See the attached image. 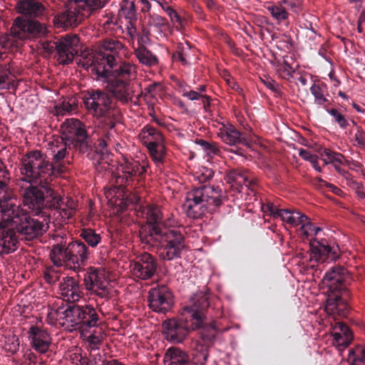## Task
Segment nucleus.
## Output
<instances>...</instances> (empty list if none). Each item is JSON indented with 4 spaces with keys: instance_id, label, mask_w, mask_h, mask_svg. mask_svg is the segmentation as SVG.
Here are the masks:
<instances>
[{
    "instance_id": "f257e3e1",
    "label": "nucleus",
    "mask_w": 365,
    "mask_h": 365,
    "mask_svg": "<svg viewBox=\"0 0 365 365\" xmlns=\"http://www.w3.org/2000/svg\"><path fill=\"white\" fill-rule=\"evenodd\" d=\"M24 180L31 184L22 194L23 203L34 215L44 220L51 217L50 209L58 206V193L50 186L53 180V168L38 150L29 152L21 161Z\"/></svg>"
},
{
    "instance_id": "f03ea898",
    "label": "nucleus",
    "mask_w": 365,
    "mask_h": 365,
    "mask_svg": "<svg viewBox=\"0 0 365 365\" xmlns=\"http://www.w3.org/2000/svg\"><path fill=\"white\" fill-rule=\"evenodd\" d=\"M79 55L83 58V64L91 68L96 78L108 83L109 91L116 98L123 102L128 101L130 83L135 78L133 65L110 54L94 53L89 47L81 50Z\"/></svg>"
},
{
    "instance_id": "7ed1b4c3",
    "label": "nucleus",
    "mask_w": 365,
    "mask_h": 365,
    "mask_svg": "<svg viewBox=\"0 0 365 365\" xmlns=\"http://www.w3.org/2000/svg\"><path fill=\"white\" fill-rule=\"evenodd\" d=\"M209 306V297L206 293L200 292L194 294L189 304L183 308L180 318L168 319L163 322L165 339L172 343H182L191 330L202 329V339L212 341L217 329L215 322H205V312Z\"/></svg>"
},
{
    "instance_id": "20e7f679",
    "label": "nucleus",
    "mask_w": 365,
    "mask_h": 365,
    "mask_svg": "<svg viewBox=\"0 0 365 365\" xmlns=\"http://www.w3.org/2000/svg\"><path fill=\"white\" fill-rule=\"evenodd\" d=\"M350 277L344 267H333L322 279V284L327 289L325 310L331 315L336 322L334 327V340L338 346L345 348L353 339L350 328L342 322H337L336 317H347L349 307L342 295L347 292L346 285Z\"/></svg>"
},
{
    "instance_id": "39448f33",
    "label": "nucleus",
    "mask_w": 365,
    "mask_h": 365,
    "mask_svg": "<svg viewBox=\"0 0 365 365\" xmlns=\"http://www.w3.org/2000/svg\"><path fill=\"white\" fill-rule=\"evenodd\" d=\"M50 217L48 220L39 221L35 219L20 206L15 204H9L3 208L0 212V242H4L5 240H9L11 237L13 249L5 247L6 254H9L16 250L17 244L19 243L18 238L15 231L12 228H9V225H14L16 231L25 236L27 240H31L45 233L48 227V222Z\"/></svg>"
},
{
    "instance_id": "423d86ee",
    "label": "nucleus",
    "mask_w": 365,
    "mask_h": 365,
    "mask_svg": "<svg viewBox=\"0 0 365 365\" xmlns=\"http://www.w3.org/2000/svg\"><path fill=\"white\" fill-rule=\"evenodd\" d=\"M15 9L21 16L14 19L10 29L11 35L19 40H34L43 36L46 29L35 19H42L46 7L39 0H19Z\"/></svg>"
},
{
    "instance_id": "0eeeda50",
    "label": "nucleus",
    "mask_w": 365,
    "mask_h": 365,
    "mask_svg": "<svg viewBox=\"0 0 365 365\" xmlns=\"http://www.w3.org/2000/svg\"><path fill=\"white\" fill-rule=\"evenodd\" d=\"M225 197L218 185H200L187 193L183 210L187 217L200 218L207 212L212 213L219 208Z\"/></svg>"
},
{
    "instance_id": "6e6552de",
    "label": "nucleus",
    "mask_w": 365,
    "mask_h": 365,
    "mask_svg": "<svg viewBox=\"0 0 365 365\" xmlns=\"http://www.w3.org/2000/svg\"><path fill=\"white\" fill-rule=\"evenodd\" d=\"M91 250L85 242L80 240H72L66 244L63 237L53 245L50 258L57 267L66 266L70 269L79 272L86 265Z\"/></svg>"
},
{
    "instance_id": "1a4fd4ad",
    "label": "nucleus",
    "mask_w": 365,
    "mask_h": 365,
    "mask_svg": "<svg viewBox=\"0 0 365 365\" xmlns=\"http://www.w3.org/2000/svg\"><path fill=\"white\" fill-rule=\"evenodd\" d=\"M61 140L67 145H72L73 150L80 154H86L91 157L93 151V143L86 129V125L78 119H67L62 126Z\"/></svg>"
},
{
    "instance_id": "9d476101",
    "label": "nucleus",
    "mask_w": 365,
    "mask_h": 365,
    "mask_svg": "<svg viewBox=\"0 0 365 365\" xmlns=\"http://www.w3.org/2000/svg\"><path fill=\"white\" fill-rule=\"evenodd\" d=\"M83 101L86 108L98 118H112L120 115V110L112 98L102 90L88 91L84 94Z\"/></svg>"
},
{
    "instance_id": "9b49d317",
    "label": "nucleus",
    "mask_w": 365,
    "mask_h": 365,
    "mask_svg": "<svg viewBox=\"0 0 365 365\" xmlns=\"http://www.w3.org/2000/svg\"><path fill=\"white\" fill-rule=\"evenodd\" d=\"M58 313L63 314L66 320L71 323L72 327L83 330H87L99 324L98 314L91 305L71 304L65 309L59 307Z\"/></svg>"
},
{
    "instance_id": "f8f14e48",
    "label": "nucleus",
    "mask_w": 365,
    "mask_h": 365,
    "mask_svg": "<svg viewBox=\"0 0 365 365\" xmlns=\"http://www.w3.org/2000/svg\"><path fill=\"white\" fill-rule=\"evenodd\" d=\"M185 247V238L182 233L174 228H166L158 247L159 257L167 261L180 259Z\"/></svg>"
},
{
    "instance_id": "ddd939ff",
    "label": "nucleus",
    "mask_w": 365,
    "mask_h": 365,
    "mask_svg": "<svg viewBox=\"0 0 365 365\" xmlns=\"http://www.w3.org/2000/svg\"><path fill=\"white\" fill-rule=\"evenodd\" d=\"M119 117L101 119L96 128L95 133L99 136L98 144L95 148L94 159L97 163L107 162L110 150L108 146L113 139V130Z\"/></svg>"
},
{
    "instance_id": "4468645a",
    "label": "nucleus",
    "mask_w": 365,
    "mask_h": 365,
    "mask_svg": "<svg viewBox=\"0 0 365 365\" xmlns=\"http://www.w3.org/2000/svg\"><path fill=\"white\" fill-rule=\"evenodd\" d=\"M310 260L317 263L335 261L339 257L340 251L338 245L329 243L327 240L312 239L309 241Z\"/></svg>"
},
{
    "instance_id": "2eb2a0df",
    "label": "nucleus",
    "mask_w": 365,
    "mask_h": 365,
    "mask_svg": "<svg viewBox=\"0 0 365 365\" xmlns=\"http://www.w3.org/2000/svg\"><path fill=\"white\" fill-rule=\"evenodd\" d=\"M148 302L153 312L165 314L173 306V295L168 287L158 286L148 292Z\"/></svg>"
},
{
    "instance_id": "dca6fc26",
    "label": "nucleus",
    "mask_w": 365,
    "mask_h": 365,
    "mask_svg": "<svg viewBox=\"0 0 365 365\" xmlns=\"http://www.w3.org/2000/svg\"><path fill=\"white\" fill-rule=\"evenodd\" d=\"M133 274L143 280L151 279L156 273L158 260L151 254L144 252L131 261Z\"/></svg>"
},
{
    "instance_id": "f3484780",
    "label": "nucleus",
    "mask_w": 365,
    "mask_h": 365,
    "mask_svg": "<svg viewBox=\"0 0 365 365\" xmlns=\"http://www.w3.org/2000/svg\"><path fill=\"white\" fill-rule=\"evenodd\" d=\"M29 334L34 350L38 352L44 359L53 361L56 354L50 349L51 338L49 334L36 326L31 327Z\"/></svg>"
},
{
    "instance_id": "a211bd4d",
    "label": "nucleus",
    "mask_w": 365,
    "mask_h": 365,
    "mask_svg": "<svg viewBox=\"0 0 365 365\" xmlns=\"http://www.w3.org/2000/svg\"><path fill=\"white\" fill-rule=\"evenodd\" d=\"M166 228L150 224H142L138 232L140 242L144 245V247L158 248Z\"/></svg>"
},
{
    "instance_id": "6ab92c4d",
    "label": "nucleus",
    "mask_w": 365,
    "mask_h": 365,
    "mask_svg": "<svg viewBox=\"0 0 365 365\" xmlns=\"http://www.w3.org/2000/svg\"><path fill=\"white\" fill-rule=\"evenodd\" d=\"M72 145H67L66 141L61 142L57 141L56 145L53 148V152L54 153L53 160V163H51L48 160L46 159V157L41 153L43 158H45L46 160H47L53 168V179L63 173L65 170L64 161L63 160L66 158L68 155V150H72ZM41 153V151H39Z\"/></svg>"
},
{
    "instance_id": "aec40b11",
    "label": "nucleus",
    "mask_w": 365,
    "mask_h": 365,
    "mask_svg": "<svg viewBox=\"0 0 365 365\" xmlns=\"http://www.w3.org/2000/svg\"><path fill=\"white\" fill-rule=\"evenodd\" d=\"M59 289L62 296L73 302L78 301L83 294L78 282L72 277L63 278V282L60 283Z\"/></svg>"
},
{
    "instance_id": "412c9836",
    "label": "nucleus",
    "mask_w": 365,
    "mask_h": 365,
    "mask_svg": "<svg viewBox=\"0 0 365 365\" xmlns=\"http://www.w3.org/2000/svg\"><path fill=\"white\" fill-rule=\"evenodd\" d=\"M80 21L78 12L76 9H68L57 14L53 17V24L57 29H66L77 26Z\"/></svg>"
},
{
    "instance_id": "4be33fe9",
    "label": "nucleus",
    "mask_w": 365,
    "mask_h": 365,
    "mask_svg": "<svg viewBox=\"0 0 365 365\" xmlns=\"http://www.w3.org/2000/svg\"><path fill=\"white\" fill-rule=\"evenodd\" d=\"M163 361L165 365H190V357L181 349L171 346L166 350Z\"/></svg>"
},
{
    "instance_id": "5701e85b",
    "label": "nucleus",
    "mask_w": 365,
    "mask_h": 365,
    "mask_svg": "<svg viewBox=\"0 0 365 365\" xmlns=\"http://www.w3.org/2000/svg\"><path fill=\"white\" fill-rule=\"evenodd\" d=\"M140 137L147 148L158 147L163 144L164 140L162 133L150 125L143 127L140 133Z\"/></svg>"
},
{
    "instance_id": "b1692460",
    "label": "nucleus",
    "mask_w": 365,
    "mask_h": 365,
    "mask_svg": "<svg viewBox=\"0 0 365 365\" xmlns=\"http://www.w3.org/2000/svg\"><path fill=\"white\" fill-rule=\"evenodd\" d=\"M219 136L229 145L246 144V139L232 125H223L220 129Z\"/></svg>"
},
{
    "instance_id": "393cba45",
    "label": "nucleus",
    "mask_w": 365,
    "mask_h": 365,
    "mask_svg": "<svg viewBox=\"0 0 365 365\" xmlns=\"http://www.w3.org/2000/svg\"><path fill=\"white\" fill-rule=\"evenodd\" d=\"M46 51L53 53L56 51L55 58L60 64L68 65L72 63L75 55H78V50L74 47H42Z\"/></svg>"
},
{
    "instance_id": "a878e982",
    "label": "nucleus",
    "mask_w": 365,
    "mask_h": 365,
    "mask_svg": "<svg viewBox=\"0 0 365 365\" xmlns=\"http://www.w3.org/2000/svg\"><path fill=\"white\" fill-rule=\"evenodd\" d=\"M142 215L146 219L144 224H150L157 226H163V213L158 205H148L140 207Z\"/></svg>"
},
{
    "instance_id": "bb28decb",
    "label": "nucleus",
    "mask_w": 365,
    "mask_h": 365,
    "mask_svg": "<svg viewBox=\"0 0 365 365\" xmlns=\"http://www.w3.org/2000/svg\"><path fill=\"white\" fill-rule=\"evenodd\" d=\"M209 357V346L207 344L197 343L192 350L190 364L193 365H205Z\"/></svg>"
},
{
    "instance_id": "cd10ccee",
    "label": "nucleus",
    "mask_w": 365,
    "mask_h": 365,
    "mask_svg": "<svg viewBox=\"0 0 365 365\" xmlns=\"http://www.w3.org/2000/svg\"><path fill=\"white\" fill-rule=\"evenodd\" d=\"M135 54L140 63L146 66L153 67L158 64V57L147 47H137L135 49Z\"/></svg>"
},
{
    "instance_id": "c85d7f7f",
    "label": "nucleus",
    "mask_w": 365,
    "mask_h": 365,
    "mask_svg": "<svg viewBox=\"0 0 365 365\" xmlns=\"http://www.w3.org/2000/svg\"><path fill=\"white\" fill-rule=\"evenodd\" d=\"M229 178L232 182L244 185L249 190H253L255 186V181L250 179L249 173L247 170H235L230 172Z\"/></svg>"
},
{
    "instance_id": "c756f323",
    "label": "nucleus",
    "mask_w": 365,
    "mask_h": 365,
    "mask_svg": "<svg viewBox=\"0 0 365 365\" xmlns=\"http://www.w3.org/2000/svg\"><path fill=\"white\" fill-rule=\"evenodd\" d=\"M145 18L147 19L148 26L155 28L159 31L160 36L163 37L164 34H163L167 31L169 28L167 19L155 13H149Z\"/></svg>"
},
{
    "instance_id": "7c9ffc66",
    "label": "nucleus",
    "mask_w": 365,
    "mask_h": 365,
    "mask_svg": "<svg viewBox=\"0 0 365 365\" xmlns=\"http://www.w3.org/2000/svg\"><path fill=\"white\" fill-rule=\"evenodd\" d=\"M47 360L38 356L31 350L26 351L21 358H16L12 360L13 365H46Z\"/></svg>"
},
{
    "instance_id": "2f4dec72",
    "label": "nucleus",
    "mask_w": 365,
    "mask_h": 365,
    "mask_svg": "<svg viewBox=\"0 0 365 365\" xmlns=\"http://www.w3.org/2000/svg\"><path fill=\"white\" fill-rule=\"evenodd\" d=\"M78 6L89 14L100 11L106 6L110 0H75Z\"/></svg>"
},
{
    "instance_id": "473e14b6",
    "label": "nucleus",
    "mask_w": 365,
    "mask_h": 365,
    "mask_svg": "<svg viewBox=\"0 0 365 365\" xmlns=\"http://www.w3.org/2000/svg\"><path fill=\"white\" fill-rule=\"evenodd\" d=\"M319 153L324 165L331 163L334 166V165H337L336 163L344 164V156L339 153L334 152L328 148H323L319 151Z\"/></svg>"
},
{
    "instance_id": "72a5a7b5",
    "label": "nucleus",
    "mask_w": 365,
    "mask_h": 365,
    "mask_svg": "<svg viewBox=\"0 0 365 365\" xmlns=\"http://www.w3.org/2000/svg\"><path fill=\"white\" fill-rule=\"evenodd\" d=\"M8 180H0V212L4 206L9 204H14L11 202L13 197L11 189L9 187Z\"/></svg>"
},
{
    "instance_id": "f704fd0d",
    "label": "nucleus",
    "mask_w": 365,
    "mask_h": 365,
    "mask_svg": "<svg viewBox=\"0 0 365 365\" xmlns=\"http://www.w3.org/2000/svg\"><path fill=\"white\" fill-rule=\"evenodd\" d=\"M348 360L351 365H365V347L357 345L349 350Z\"/></svg>"
},
{
    "instance_id": "c9c22d12",
    "label": "nucleus",
    "mask_w": 365,
    "mask_h": 365,
    "mask_svg": "<svg viewBox=\"0 0 365 365\" xmlns=\"http://www.w3.org/2000/svg\"><path fill=\"white\" fill-rule=\"evenodd\" d=\"M58 206L52 207L50 209V211H53V215L58 214V217H61V222H66L73 217L74 215V212L73 210H69L68 208H66L63 207L64 205V202L60 195H58Z\"/></svg>"
},
{
    "instance_id": "e433bc0d",
    "label": "nucleus",
    "mask_w": 365,
    "mask_h": 365,
    "mask_svg": "<svg viewBox=\"0 0 365 365\" xmlns=\"http://www.w3.org/2000/svg\"><path fill=\"white\" fill-rule=\"evenodd\" d=\"M80 237L91 247H96L101 243L102 237L101 235L96 233L93 230L85 229L81 232Z\"/></svg>"
},
{
    "instance_id": "4c0bfd02",
    "label": "nucleus",
    "mask_w": 365,
    "mask_h": 365,
    "mask_svg": "<svg viewBox=\"0 0 365 365\" xmlns=\"http://www.w3.org/2000/svg\"><path fill=\"white\" fill-rule=\"evenodd\" d=\"M311 93L314 96V103L319 106H325L329 102L325 96L324 86L314 83L310 88Z\"/></svg>"
},
{
    "instance_id": "58836bf2",
    "label": "nucleus",
    "mask_w": 365,
    "mask_h": 365,
    "mask_svg": "<svg viewBox=\"0 0 365 365\" xmlns=\"http://www.w3.org/2000/svg\"><path fill=\"white\" fill-rule=\"evenodd\" d=\"M60 105L63 111L67 113L76 112L78 108V101L76 96H67L63 98Z\"/></svg>"
},
{
    "instance_id": "ea45409f",
    "label": "nucleus",
    "mask_w": 365,
    "mask_h": 365,
    "mask_svg": "<svg viewBox=\"0 0 365 365\" xmlns=\"http://www.w3.org/2000/svg\"><path fill=\"white\" fill-rule=\"evenodd\" d=\"M273 18L279 22L285 21L289 17V13L279 4V6L272 5L267 7Z\"/></svg>"
},
{
    "instance_id": "a19ab883",
    "label": "nucleus",
    "mask_w": 365,
    "mask_h": 365,
    "mask_svg": "<svg viewBox=\"0 0 365 365\" xmlns=\"http://www.w3.org/2000/svg\"><path fill=\"white\" fill-rule=\"evenodd\" d=\"M98 278V269L90 267L83 275V282L86 289L90 290L93 289V280Z\"/></svg>"
},
{
    "instance_id": "79ce46f5",
    "label": "nucleus",
    "mask_w": 365,
    "mask_h": 365,
    "mask_svg": "<svg viewBox=\"0 0 365 365\" xmlns=\"http://www.w3.org/2000/svg\"><path fill=\"white\" fill-rule=\"evenodd\" d=\"M80 43L79 37L76 34H66L61 36L55 41L54 46H78Z\"/></svg>"
},
{
    "instance_id": "37998d69",
    "label": "nucleus",
    "mask_w": 365,
    "mask_h": 365,
    "mask_svg": "<svg viewBox=\"0 0 365 365\" xmlns=\"http://www.w3.org/2000/svg\"><path fill=\"white\" fill-rule=\"evenodd\" d=\"M4 349L11 354H16L19 349V338L16 335L7 337L4 344Z\"/></svg>"
},
{
    "instance_id": "c03bdc74",
    "label": "nucleus",
    "mask_w": 365,
    "mask_h": 365,
    "mask_svg": "<svg viewBox=\"0 0 365 365\" xmlns=\"http://www.w3.org/2000/svg\"><path fill=\"white\" fill-rule=\"evenodd\" d=\"M125 18L128 19L129 25L128 26V33L130 35L133 34L137 33V29L135 26V23L137 22V19L135 18V10L134 7V4H132L130 7L128 9L125 14Z\"/></svg>"
},
{
    "instance_id": "a18cd8bd",
    "label": "nucleus",
    "mask_w": 365,
    "mask_h": 365,
    "mask_svg": "<svg viewBox=\"0 0 365 365\" xmlns=\"http://www.w3.org/2000/svg\"><path fill=\"white\" fill-rule=\"evenodd\" d=\"M163 5H162V9L168 15L171 21L173 24H177L180 26H182V19L177 13V11L173 9L171 6L168 5L167 1H162Z\"/></svg>"
},
{
    "instance_id": "49530a36",
    "label": "nucleus",
    "mask_w": 365,
    "mask_h": 365,
    "mask_svg": "<svg viewBox=\"0 0 365 365\" xmlns=\"http://www.w3.org/2000/svg\"><path fill=\"white\" fill-rule=\"evenodd\" d=\"M327 111L334 118V121L340 126L341 128L345 129L347 128L349 125L347 119L345 115L340 113L337 109H327Z\"/></svg>"
},
{
    "instance_id": "de8ad7c7",
    "label": "nucleus",
    "mask_w": 365,
    "mask_h": 365,
    "mask_svg": "<svg viewBox=\"0 0 365 365\" xmlns=\"http://www.w3.org/2000/svg\"><path fill=\"white\" fill-rule=\"evenodd\" d=\"M139 200V197L135 196V195L130 194L125 198H123L119 202V210L123 212L124 210H127L130 206H134V205H135Z\"/></svg>"
},
{
    "instance_id": "09e8293b",
    "label": "nucleus",
    "mask_w": 365,
    "mask_h": 365,
    "mask_svg": "<svg viewBox=\"0 0 365 365\" xmlns=\"http://www.w3.org/2000/svg\"><path fill=\"white\" fill-rule=\"evenodd\" d=\"M261 82L277 95H281L280 86L274 80L267 76L260 78Z\"/></svg>"
},
{
    "instance_id": "8fccbe9b",
    "label": "nucleus",
    "mask_w": 365,
    "mask_h": 365,
    "mask_svg": "<svg viewBox=\"0 0 365 365\" xmlns=\"http://www.w3.org/2000/svg\"><path fill=\"white\" fill-rule=\"evenodd\" d=\"M135 160L133 159L125 158L124 162L121 164L123 173L125 175V182L127 185L129 184V178L131 173H133V167Z\"/></svg>"
},
{
    "instance_id": "3c124183",
    "label": "nucleus",
    "mask_w": 365,
    "mask_h": 365,
    "mask_svg": "<svg viewBox=\"0 0 365 365\" xmlns=\"http://www.w3.org/2000/svg\"><path fill=\"white\" fill-rule=\"evenodd\" d=\"M353 123L356 127V132L354 135V140L356 142V145L361 148H365V130L354 121Z\"/></svg>"
},
{
    "instance_id": "603ef678",
    "label": "nucleus",
    "mask_w": 365,
    "mask_h": 365,
    "mask_svg": "<svg viewBox=\"0 0 365 365\" xmlns=\"http://www.w3.org/2000/svg\"><path fill=\"white\" fill-rule=\"evenodd\" d=\"M197 174L196 178L199 182L204 183L213 178L215 172L210 168L202 167Z\"/></svg>"
},
{
    "instance_id": "864d4df0",
    "label": "nucleus",
    "mask_w": 365,
    "mask_h": 365,
    "mask_svg": "<svg viewBox=\"0 0 365 365\" xmlns=\"http://www.w3.org/2000/svg\"><path fill=\"white\" fill-rule=\"evenodd\" d=\"M43 277L47 283L53 284L59 279L60 275L55 268L51 267L46 269Z\"/></svg>"
},
{
    "instance_id": "5fc2aeb1",
    "label": "nucleus",
    "mask_w": 365,
    "mask_h": 365,
    "mask_svg": "<svg viewBox=\"0 0 365 365\" xmlns=\"http://www.w3.org/2000/svg\"><path fill=\"white\" fill-rule=\"evenodd\" d=\"M308 220L309 217L307 215H303L299 212L292 211L289 225L292 226H297L301 225L302 226L303 224H304L305 222H307Z\"/></svg>"
},
{
    "instance_id": "6e6d98bb",
    "label": "nucleus",
    "mask_w": 365,
    "mask_h": 365,
    "mask_svg": "<svg viewBox=\"0 0 365 365\" xmlns=\"http://www.w3.org/2000/svg\"><path fill=\"white\" fill-rule=\"evenodd\" d=\"M275 71L280 78L286 81H290L293 77L292 73L294 72V71H292L289 68L284 66L282 63L275 68Z\"/></svg>"
},
{
    "instance_id": "4d7b16f0",
    "label": "nucleus",
    "mask_w": 365,
    "mask_h": 365,
    "mask_svg": "<svg viewBox=\"0 0 365 365\" xmlns=\"http://www.w3.org/2000/svg\"><path fill=\"white\" fill-rule=\"evenodd\" d=\"M147 171V165L141 164L138 160H135L133 167V173H131L129 178V183L133 180L134 176H142Z\"/></svg>"
},
{
    "instance_id": "13d9d810",
    "label": "nucleus",
    "mask_w": 365,
    "mask_h": 365,
    "mask_svg": "<svg viewBox=\"0 0 365 365\" xmlns=\"http://www.w3.org/2000/svg\"><path fill=\"white\" fill-rule=\"evenodd\" d=\"M150 155L152 156L153 159L156 162H161L163 160V158L164 156V147L163 145L161 144L159 146L153 147V148H148Z\"/></svg>"
},
{
    "instance_id": "bf43d9fd",
    "label": "nucleus",
    "mask_w": 365,
    "mask_h": 365,
    "mask_svg": "<svg viewBox=\"0 0 365 365\" xmlns=\"http://www.w3.org/2000/svg\"><path fill=\"white\" fill-rule=\"evenodd\" d=\"M98 297L106 299V300L110 298V292L108 288V284H103L101 286L97 287V288L92 290Z\"/></svg>"
},
{
    "instance_id": "052dcab7",
    "label": "nucleus",
    "mask_w": 365,
    "mask_h": 365,
    "mask_svg": "<svg viewBox=\"0 0 365 365\" xmlns=\"http://www.w3.org/2000/svg\"><path fill=\"white\" fill-rule=\"evenodd\" d=\"M319 183V186L321 187H326L327 188H329L330 190L335 195H339V196H341L342 194L344 193L343 191L337 187L336 186H335L333 184H331L329 182H327V181L322 180V178H318L317 179Z\"/></svg>"
},
{
    "instance_id": "680f3d73",
    "label": "nucleus",
    "mask_w": 365,
    "mask_h": 365,
    "mask_svg": "<svg viewBox=\"0 0 365 365\" xmlns=\"http://www.w3.org/2000/svg\"><path fill=\"white\" fill-rule=\"evenodd\" d=\"M334 169L339 175H341L345 178V180H346V185L350 187H351V182H356L353 179L352 175L349 173V171L341 168L338 165H334Z\"/></svg>"
},
{
    "instance_id": "e2e57ef3",
    "label": "nucleus",
    "mask_w": 365,
    "mask_h": 365,
    "mask_svg": "<svg viewBox=\"0 0 365 365\" xmlns=\"http://www.w3.org/2000/svg\"><path fill=\"white\" fill-rule=\"evenodd\" d=\"M135 34L131 35L132 36ZM138 36V41L139 46H143L144 43H148L150 41V32L145 28H143L140 34H138V32L135 34Z\"/></svg>"
},
{
    "instance_id": "0e129e2a",
    "label": "nucleus",
    "mask_w": 365,
    "mask_h": 365,
    "mask_svg": "<svg viewBox=\"0 0 365 365\" xmlns=\"http://www.w3.org/2000/svg\"><path fill=\"white\" fill-rule=\"evenodd\" d=\"M279 4L282 6V4L288 6L294 12H297L301 6L299 0H281Z\"/></svg>"
},
{
    "instance_id": "69168bd1",
    "label": "nucleus",
    "mask_w": 365,
    "mask_h": 365,
    "mask_svg": "<svg viewBox=\"0 0 365 365\" xmlns=\"http://www.w3.org/2000/svg\"><path fill=\"white\" fill-rule=\"evenodd\" d=\"M78 361L81 365H99L102 359L100 355L98 356V359L96 357L93 359H88L86 356H81Z\"/></svg>"
},
{
    "instance_id": "338daca9",
    "label": "nucleus",
    "mask_w": 365,
    "mask_h": 365,
    "mask_svg": "<svg viewBox=\"0 0 365 365\" xmlns=\"http://www.w3.org/2000/svg\"><path fill=\"white\" fill-rule=\"evenodd\" d=\"M292 214V211L290 210L279 209V210L277 213V217H280L282 220L289 224Z\"/></svg>"
},
{
    "instance_id": "774afa93",
    "label": "nucleus",
    "mask_w": 365,
    "mask_h": 365,
    "mask_svg": "<svg viewBox=\"0 0 365 365\" xmlns=\"http://www.w3.org/2000/svg\"><path fill=\"white\" fill-rule=\"evenodd\" d=\"M351 187L355 190L357 196L361 199H365V192L363 190V184L359 182H351Z\"/></svg>"
}]
</instances>
